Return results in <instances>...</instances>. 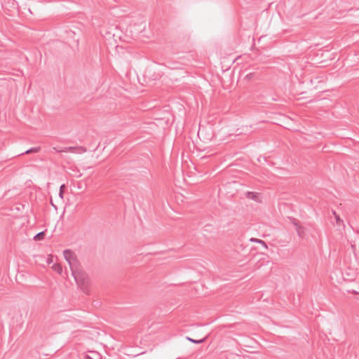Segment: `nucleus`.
I'll return each instance as SVG.
<instances>
[{"label": "nucleus", "instance_id": "obj_1", "mask_svg": "<svg viewBox=\"0 0 359 359\" xmlns=\"http://www.w3.org/2000/svg\"><path fill=\"white\" fill-rule=\"evenodd\" d=\"M72 274L81 290L84 293L88 294L90 280L88 274L83 271L82 267L80 266L76 270L72 271Z\"/></svg>", "mask_w": 359, "mask_h": 359}, {"label": "nucleus", "instance_id": "obj_2", "mask_svg": "<svg viewBox=\"0 0 359 359\" xmlns=\"http://www.w3.org/2000/svg\"><path fill=\"white\" fill-rule=\"evenodd\" d=\"M63 255L65 260L68 262L71 271L76 270L81 266L74 253L70 250H65Z\"/></svg>", "mask_w": 359, "mask_h": 359}, {"label": "nucleus", "instance_id": "obj_3", "mask_svg": "<svg viewBox=\"0 0 359 359\" xmlns=\"http://www.w3.org/2000/svg\"><path fill=\"white\" fill-rule=\"evenodd\" d=\"M289 219L291 222V223L295 226L298 236L299 237H302V226L299 224V222L297 219L293 217H289Z\"/></svg>", "mask_w": 359, "mask_h": 359}, {"label": "nucleus", "instance_id": "obj_4", "mask_svg": "<svg viewBox=\"0 0 359 359\" xmlns=\"http://www.w3.org/2000/svg\"><path fill=\"white\" fill-rule=\"evenodd\" d=\"M332 213L335 217L336 220V226L340 227L342 226L343 228H345V224L344 223V221L340 218L339 215L337 214V212L333 210Z\"/></svg>", "mask_w": 359, "mask_h": 359}, {"label": "nucleus", "instance_id": "obj_5", "mask_svg": "<svg viewBox=\"0 0 359 359\" xmlns=\"http://www.w3.org/2000/svg\"><path fill=\"white\" fill-rule=\"evenodd\" d=\"M246 197L255 201H259V195L256 192L248 191L246 193Z\"/></svg>", "mask_w": 359, "mask_h": 359}, {"label": "nucleus", "instance_id": "obj_6", "mask_svg": "<svg viewBox=\"0 0 359 359\" xmlns=\"http://www.w3.org/2000/svg\"><path fill=\"white\" fill-rule=\"evenodd\" d=\"M207 338H208V336H206L201 339H194L189 337H186L187 340H188L194 344H202V343L205 342L206 341Z\"/></svg>", "mask_w": 359, "mask_h": 359}, {"label": "nucleus", "instance_id": "obj_7", "mask_svg": "<svg viewBox=\"0 0 359 359\" xmlns=\"http://www.w3.org/2000/svg\"><path fill=\"white\" fill-rule=\"evenodd\" d=\"M57 152H73L76 148L73 147H64L62 149H57L55 147L53 148Z\"/></svg>", "mask_w": 359, "mask_h": 359}, {"label": "nucleus", "instance_id": "obj_8", "mask_svg": "<svg viewBox=\"0 0 359 359\" xmlns=\"http://www.w3.org/2000/svg\"><path fill=\"white\" fill-rule=\"evenodd\" d=\"M250 241L257 243H260V244H262L264 246V248H266V249L268 248L266 243L264 241H262V240H260V239H258V238H252L250 239Z\"/></svg>", "mask_w": 359, "mask_h": 359}, {"label": "nucleus", "instance_id": "obj_9", "mask_svg": "<svg viewBox=\"0 0 359 359\" xmlns=\"http://www.w3.org/2000/svg\"><path fill=\"white\" fill-rule=\"evenodd\" d=\"M90 355H86L85 359H100V355L96 352H92Z\"/></svg>", "mask_w": 359, "mask_h": 359}, {"label": "nucleus", "instance_id": "obj_10", "mask_svg": "<svg viewBox=\"0 0 359 359\" xmlns=\"http://www.w3.org/2000/svg\"><path fill=\"white\" fill-rule=\"evenodd\" d=\"M53 269L59 274H61L62 272V268L61 265L59 264H53Z\"/></svg>", "mask_w": 359, "mask_h": 359}, {"label": "nucleus", "instance_id": "obj_11", "mask_svg": "<svg viewBox=\"0 0 359 359\" xmlns=\"http://www.w3.org/2000/svg\"><path fill=\"white\" fill-rule=\"evenodd\" d=\"M41 148L39 147H32L27 151H25L24 153H22V154H30V153H36V152H39L40 151Z\"/></svg>", "mask_w": 359, "mask_h": 359}, {"label": "nucleus", "instance_id": "obj_12", "mask_svg": "<svg viewBox=\"0 0 359 359\" xmlns=\"http://www.w3.org/2000/svg\"><path fill=\"white\" fill-rule=\"evenodd\" d=\"M44 236H45L44 231H41V232L38 233L37 234H36L34 236V241H41V240L43 239Z\"/></svg>", "mask_w": 359, "mask_h": 359}, {"label": "nucleus", "instance_id": "obj_13", "mask_svg": "<svg viewBox=\"0 0 359 359\" xmlns=\"http://www.w3.org/2000/svg\"><path fill=\"white\" fill-rule=\"evenodd\" d=\"M65 187V184H62L60 186V193H59V196L60 198H63V189Z\"/></svg>", "mask_w": 359, "mask_h": 359}, {"label": "nucleus", "instance_id": "obj_14", "mask_svg": "<svg viewBox=\"0 0 359 359\" xmlns=\"http://www.w3.org/2000/svg\"><path fill=\"white\" fill-rule=\"evenodd\" d=\"M351 292H353V294H358V292H355V290H353Z\"/></svg>", "mask_w": 359, "mask_h": 359}]
</instances>
